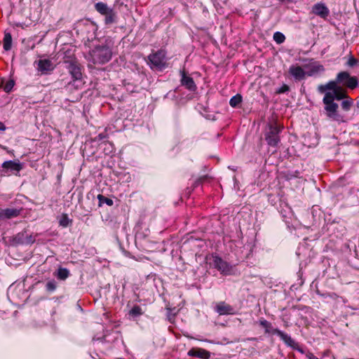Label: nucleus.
Masks as SVG:
<instances>
[{
    "instance_id": "obj_1",
    "label": "nucleus",
    "mask_w": 359,
    "mask_h": 359,
    "mask_svg": "<svg viewBox=\"0 0 359 359\" xmlns=\"http://www.w3.org/2000/svg\"><path fill=\"white\" fill-rule=\"evenodd\" d=\"M358 79L355 76H351L347 72H339L334 81H330L325 85H320L318 90L320 93H325L323 102L325 104V110L327 117L335 121L340 120V116L338 114L339 106L334 101L341 100L346 97V91L339 84L354 89L358 86Z\"/></svg>"
},
{
    "instance_id": "obj_32",
    "label": "nucleus",
    "mask_w": 359,
    "mask_h": 359,
    "mask_svg": "<svg viewBox=\"0 0 359 359\" xmlns=\"http://www.w3.org/2000/svg\"><path fill=\"white\" fill-rule=\"evenodd\" d=\"M98 137H99V139H100V140H102V139H103V138H104V137H105V135H103V134H100V135H98Z\"/></svg>"
},
{
    "instance_id": "obj_18",
    "label": "nucleus",
    "mask_w": 359,
    "mask_h": 359,
    "mask_svg": "<svg viewBox=\"0 0 359 359\" xmlns=\"http://www.w3.org/2000/svg\"><path fill=\"white\" fill-rule=\"evenodd\" d=\"M95 9L97 11H98L102 15H105L106 13H108L109 11L111 10L108 8L107 5L102 2H98L95 5Z\"/></svg>"
},
{
    "instance_id": "obj_2",
    "label": "nucleus",
    "mask_w": 359,
    "mask_h": 359,
    "mask_svg": "<svg viewBox=\"0 0 359 359\" xmlns=\"http://www.w3.org/2000/svg\"><path fill=\"white\" fill-rule=\"evenodd\" d=\"M111 48L106 44L95 47L89 52L86 58L93 64H104L111 60Z\"/></svg>"
},
{
    "instance_id": "obj_10",
    "label": "nucleus",
    "mask_w": 359,
    "mask_h": 359,
    "mask_svg": "<svg viewBox=\"0 0 359 359\" xmlns=\"http://www.w3.org/2000/svg\"><path fill=\"white\" fill-rule=\"evenodd\" d=\"M37 64V70L40 72L41 74H47L54 69V65L52 61L49 59H40Z\"/></svg>"
},
{
    "instance_id": "obj_24",
    "label": "nucleus",
    "mask_w": 359,
    "mask_h": 359,
    "mask_svg": "<svg viewBox=\"0 0 359 359\" xmlns=\"http://www.w3.org/2000/svg\"><path fill=\"white\" fill-rule=\"evenodd\" d=\"M14 81L13 80L7 81L3 86L4 90L6 93H9L11 91L14 86Z\"/></svg>"
},
{
    "instance_id": "obj_6",
    "label": "nucleus",
    "mask_w": 359,
    "mask_h": 359,
    "mask_svg": "<svg viewBox=\"0 0 359 359\" xmlns=\"http://www.w3.org/2000/svg\"><path fill=\"white\" fill-rule=\"evenodd\" d=\"M212 264L220 273L225 276L232 273V266L216 255H212Z\"/></svg>"
},
{
    "instance_id": "obj_21",
    "label": "nucleus",
    "mask_w": 359,
    "mask_h": 359,
    "mask_svg": "<svg viewBox=\"0 0 359 359\" xmlns=\"http://www.w3.org/2000/svg\"><path fill=\"white\" fill-rule=\"evenodd\" d=\"M273 40L278 43V44H281L283 43L285 40V35L280 32H276L273 34Z\"/></svg>"
},
{
    "instance_id": "obj_28",
    "label": "nucleus",
    "mask_w": 359,
    "mask_h": 359,
    "mask_svg": "<svg viewBox=\"0 0 359 359\" xmlns=\"http://www.w3.org/2000/svg\"><path fill=\"white\" fill-rule=\"evenodd\" d=\"M357 62L358 60L355 58H354L353 57H350L347 61V65L349 67H353L357 64Z\"/></svg>"
},
{
    "instance_id": "obj_4",
    "label": "nucleus",
    "mask_w": 359,
    "mask_h": 359,
    "mask_svg": "<svg viewBox=\"0 0 359 359\" xmlns=\"http://www.w3.org/2000/svg\"><path fill=\"white\" fill-rule=\"evenodd\" d=\"M302 65L306 77L317 76L324 72L323 65L314 59H304Z\"/></svg>"
},
{
    "instance_id": "obj_20",
    "label": "nucleus",
    "mask_w": 359,
    "mask_h": 359,
    "mask_svg": "<svg viewBox=\"0 0 359 359\" xmlns=\"http://www.w3.org/2000/svg\"><path fill=\"white\" fill-rule=\"evenodd\" d=\"M344 100L341 102V107L345 111L350 110L352 104H353V100L348 97L346 95V97L344 98Z\"/></svg>"
},
{
    "instance_id": "obj_3",
    "label": "nucleus",
    "mask_w": 359,
    "mask_h": 359,
    "mask_svg": "<svg viewBox=\"0 0 359 359\" xmlns=\"http://www.w3.org/2000/svg\"><path fill=\"white\" fill-rule=\"evenodd\" d=\"M69 72L72 76V81L68 83L69 86H72L75 89H80L84 84L81 69L75 62H71L68 67Z\"/></svg>"
},
{
    "instance_id": "obj_8",
    "label": "nucleus",
    "mask_w": 359,
    "mask_h": 359,
    "mask_svg": "<svg viewBox=\"0 0 359 359\" xmlns=\"http://www.w3.org/2000/svg\"><path fill=\"white\" fill-rule=\"evenodd\" d=\"M165 55L163 50L158 51L155 53L151 54L149 56V60L151 64L156 67L161 68L165 65Z\"/></svg>"
},
{
    "instance_id": "obj_27",
    "label": "nucleus",
    "mask_w": 359,
    "mask_h": 359,
    "mask_svg": "<svg viewBox=\"0 0 359 359\" xmlns=\"http://www.w3.org/2000/svg\"><path fill=\"white\" fill-rule=\"evenodd\" d=\"M69 224V220L67 215H64L60 220V224L62 226H67Z\"/></svg>"
},
{
    "instance_id": "obj_23",
    "label": "nucleus",
    "mask_w": 359,
    "mask_h": 359,
    "mask_svg": "<svg viewBox=\"0 0 359 359\" xmlns=\"http://www.w3.org/2000/svg\"><path fill=\"white\" fill-rule=\"evenodd\" d=\"M69 272L67 269L60 268L57 271V278L61 280H65L69 276Z\"/></svg>"
},
{
    "instance_id": "obj_5",
    "label": "nucleus",
    "mask_w": 359,
    "mask_h": 359,
    "mask_svg": "<svg viewBox=\"0 0 359 359\" xmlns=\"http://www.w3.org/2000/svg\"><path fill=\"white\" fill-rule=\"evenodd\" d=\"M282 127L276 122L269 124L268 130L265 133V140L267 144L271 147H276L280 142L279 133Z\"/></svg>"
},
{
    "instance_id": "obj_12",
    "label": "nucleus",
    "mask_w": 359,
    "mask_h": 359,
    "mask_svg": "<svg viewBox=\"0 0 359 359\" xmlns=\"http://www.w3.org/2000/svg\"><path fill=\"white\" fill-rule=\"evenodd\" d=\"M188 355L191 357H196L202 359H209L210 353L208 351L201 348H193L188 352Z\"/></svg>"
},
{
    "instance_id": "obj_19",
    "label": "nucleus",
    "mask_w": 359,
    "mask_h": 359,
    "mask_svg": "<svg viewBox=\"0 0 359 359\" xmlns=\"http://www.w3.org/2000/svg\"><path fill=\"white\" fill-rule=\"evenodd\" d=\"M143 312L140 306H135L129 311V315L133 318L138 317L142 315Z\"/></svg>"
},
{
    "instance_id": "obj_14",
    "label": "nucleus",
    "mask_w": 359,
    "mask_h": 359,
    "mask_svg": "<svg viewBox=\"0 0 359 359\" xmlns=\"http://www.w3.org/2000/svg\"><path fill=\"white\" fill-rule=\"evenodd\" d=\"M182 84L188 90L194 91L196 89V84L193 79L190 76H186L184 72H182Z\"/></svg>"
},
{
    "instance_id": "obj_29",
    "label": "nucleus",
    "mask_w": 359,
    "mask_h": 359,
    "mask_svg": "<svg viewBox=\"0 0 359 359\" xmlns=\"http://www.w3.org/2000/svg\"><path fill=\"white\" fill-rule=\"evenodd\" d=\"M289 88L286 85H284L280 90H279V93H284L287 90H288Z\"/></svg>"
},
{
    "instance_id": "obj_16",
    "label": "nucleus",
    "mask_w": 359,
    "mask_h": 359,
    "mask_svg": "<svg viewBox=\"0 0 359 359\" xmlns=\"http://www.w3.org/2000/svg\"><path fill=\"white\" fill-rule=\"evenodd\" d=\"M20 210L18 208H6L0 211V218H13L19 215Z\"/></svg>"
},
{
    "instance_id": "obj_17",
    "label": "nucleus",
    "mask_w": 359,
    "mask_h": 359,
    "mask_svg": "<svg viewBox=\"0 0 359 359\" xmlns=\"http://www.w3.org/2000/svg\"><path fill=\"white\" fill-rule=\"evenodd\" d=\"M3 42L4 49L6 51L11 50L12 46V36L10 33H5Z\"/></svg>"
},
{
    "instance_id": "obj_33",
    "label": "nucleus",
    "mask_w": 359,
    "mask_h": 359,
    "mask_svg": "<svg viewBox=\"0 0 359 359\" xmlns=\"http://www.w3.org/2000/svg\"><path fill=\"white\" fill-rule=\"evenodd\" d=\"M104 197L102 195L98 196V198L101 201Z\"/></svg>"
},
{
    "instance_id": "obj_15",
    "label": "nucleus",
    "mask_w": 359,
    "mask_h": 359,
    "mask_svg": "<svg viewBox=\"0 0 359 359\" xmlns=\"http://www.w3.org/2000/svg\"><path fill=\"white\" fill-rule=\"evenodd\" d=\"M2 168L20 172L22 169V164L20 161H7L2 163Z\"/></svg>"
},
{
    "instance_id": "obj_7",
    "label": "nucleus",
    "mask_w": 359,
    "mask_h": 359,
    "mask_svg": "<svg viewBox=\"0 0 359 359\" xmlns=\"http://www.w3.org/2000/svg\"><path fill=\"white\" fill-rule=\"evenodd\" d=\"M259 324L265 329L266 333H272L274 334L278 335L280 337L281 339H283L285 342L288 343L290 341L291 337L283 332V331L278 330V329H273L271 324L268 322L266 320L262 319L259 320Z\"/></svg>"
},
{
    "instance_id": "obj_22",
    "label": "nucleus",
    "mask_w": 359,
    "mask_h": 359,
    "mask_svg": "<svg viewBox=\"0 0 359 359\" xmlns=\"http://www.w3.org/2000/svg\"><path fill=\"white\" fill-rule=\"evenodd\" d=\"M242 102L241 95L237 94L236 95L232 97L229 101V104L232 107H236Z\"/></svg>"
},
{
    "instance_id": "obj_31",
    "label": "nucleus",
    "mask_w": 359,
    "mask_h": 359,
    "mask_svg": "<svg viewBox=\"0 0 359 359\" xmlns=\"http://www.w3.org/2000/svg\"><path fill=\"white\" fill-rule=\"evenodd\" d=\"M6 129V127L4 124L0 121V130H4Z\"/></svg>"
},
{
    "instance_id": "obj_26",
    "label": "nucleus",
    "mask_w": 359,
    "mask_h": 359,
    "mask_svg": "<svg viewBox=\"0 0 359 359\" xmlns=\"http://www.w3.org/2000/svg\"><path fill=\"white\" fill-rule=\"evenodd\" d=\"M56 288V283L54 280H50L46 283V289L48 291H53Z\"/></svg>"
},
{
    "instance_id": "obj_13",
    "label": "nucleus",
    "mask_w": 359,
    "mask_h": 359,
    "mask_svg": "<svg viewBox=\"0 0 359 359\" xmlns=\"http://www.w3.org/2000/svg\"><path fill=\"white\" fill-rule=\"evenodd\" d=\"M312 12L323 18H326L329 15V10L324 4L318 3L313 6Z\"/></svg>"
},
{
    "instance_id": "obj_30",
    "label": "nucleus",
    "mask_w": 359,
    "mask_h": 359,
    "mask_svg": "<svg viewBox=\"0 0 359 359\" xmlns=\"http://www.w3.org/2000/svg\"><path fill=\"white\" fill-rule=\"evenodd\" d=\"M104 201H105V203L109 205H111L113 204V201L111 199H109V198H104Z\"/></svg>"
},
{
    "instance_id": "obj_11",
    "label": "nucleus",
    "mask_w": 359,
    "mask_h": 359,
    "mask_svg": "<svg viewBox=\"0 0 359 359\" xmlns=\"http://www.w3.org/2000/svg\"><path fill=\"white\" fill-rule=\"evenodd\" d=\"M215 311L219 315H233L235 313L234 309L224 302L217 303L215 307Z\"/></svg>"
},
{
    "instance_id": "obj_9",
    "label": "nucleus",
    "mask_w": 359,
    "mask_h": 359,
    "mask_svg": "<svg viewBox=\"0 0 359 359\" xmlns=\"http://www.w3.org/2000/svg\"><path fill=\"white\" fill-rule=\"evenodd\" d=\"M289 74L297 81L304 80L306 76L303 66L292 65L289 68Z\"/></svg>"
},
{
    "instance_id": "obj_25",
    "label": "nucleus",
    "mask_w": 359,
    "mask_h": 359,
    "mask_svg": "<svg viewBox=\"0 0 359 359\" xmlns=\"http://www.w3.org/2000/svg\"><path fill=\"white\" fill-rule=\"evenodd\" d=\"M104 15L106 23L109 24L114 22V14L113 13L111 10H110L109 13H106Z\"/></svg>"
}]
</instances>
